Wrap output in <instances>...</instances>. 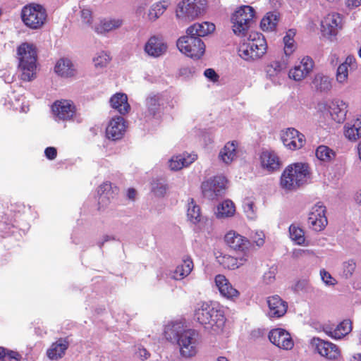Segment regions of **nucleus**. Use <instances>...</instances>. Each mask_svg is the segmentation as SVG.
<instances>
[{"mask_svg":"<svg viewBox=\"0 0 361 361\" xmlns=\"http://www.w3.org/2000/svg\"><path fill=\"white\" fill-rule=\"evenodd\" d=\"M195 319L206 329L219 331L226 322L223 307L216 302H204L195 312Z\"/></svg>","mask_w":361,"mask_h":361,"instance_id":"obj_1","label":"nucleus"},{"mask_svg":"<svg viewBox=\"0 0 361 361\" xmlns=\"http://www.w3.org/2000/svg\"><path fill=\"white\" fill-rule=\"evenodd\" d=\"M18 68L21 71L20 79L29 82L37 75V50L35 45L23 42L17 47Z\"/></svg>","mask_w":361,"mask_h":361,"instance_id":"obj_2","label":"nucleus"},{"mask_svg":"<svg viewBox=\"0 0 361 361\" xmlns=\"http://www.w3.org/2000/svg\"><path fill=\"white\" fill-rule=\"evenodd\" d=\"M310 169L307 164L294 163L286 167L280 178L281 188L287 191L296 190L310 178Z\"/></svg>","mask_w":361,"mask_h":361,"instance_id":"obj_3","label":"nucleus"},{"mask_svg":"<svg viewBox=\"0 0 361 361\" xmlns=\"http://www.w3.org/2000/svg\"><path fill=\"white\" fill-rule=\"evenodd\" d=\"M267 42L264 36L257 32H251L248 37L240 45L239 56L246 61H254L263 56L267 51Z\"/></svg>","mask_w":361,"mask_h":361,"instance_id":"obj_4","label":"nucleus"},{"mask_svg":"<svg viewBox=\"0 0 361 361\" xmlns=\"http://www.w3.org/2000/svg\"><path fill=\"white\" fill-rule=\"evenodd\" d=\"M165 336L168 340H172L171 334L175 332L174 327H167L165 330ZM199 333L194 329L183 331L180 335L174 334L173 338H177L178 344L180 346V352L182 356L190 357L197 353L199 344Z\"/></svg>","mask_w":361,"mask_h":361,"instance_id":"obj_5","label":"nucleus"},{"mask_svg":"<svg viewBox=\"0 0 361 361\" xmlns=\"http://www.w3.org/2000/svg\"><path fill=\"white\" fill-rule=\"evenodd\" d=\"M20 16L25 25L32 30L42 28L47 19V13L45 8L35 3L23 6Z\"/></svg>","mask_w":361,"mask_h":361,"instance_id":"obj_6","label":"nucleus"},{"mask_svg":"<svg viewBox=\"0 0 361 361\" xmlns=\"http://www.w3.org/2000/svg\"><path fill=\"white\" fill-rule=\"evenodd\" d=\"M255 9L250 6H241L231 16L232 29L235 35L245 36L253 23Z\"/></svg>","mask_w":361,"mask_h":361,"instance_id":"obj_7","label":"nucleus"},{"mask_svg":"<svg viewBox=\"0 0 361 361\" xmlns=\"http://www.w3.org/2000/svg\"><path fill=\"white\" fill-rule=\"evenodd\" d=\"M207 3V0H182L178 5L176 16L192 20L205 12Z\"/></svg>","mask_w":361,"mask_h":361,"instance_id":"obj_8","label":"nucleus"},{"mask_svg":"<svg viewBox=\"0 0 361 361\" xmlns=\"http://www.w3.org/2000/svg\"><path fill=\"white\" fill-rule=\"evenodd\" d=\"M176 45L180 52L192 59H200L205 50L204 44L200 38L188 34L180 37Z\"/></svg>","mask_w":361,"mask_h":361,"instance_id":"obj_9","label":"nucleus"},{"mask_svg":"<svg viewBox=\"0 0 361 361\" xmlns=\"http://www.w3.org/2000/svg\"><path fill=\"white\" fill-rule=\"evenodd\" d=\"M227 180L224 176H214L202 182L201 188L204 197L214 200L221 196L226 190Z\"/></svg>","mask_w":361,"mask_h":361,"instance_id":"obj_10","label":"nucleus"},{"mask_svg":"<svg viewBox=\"0 0 361 361\" xmlns=\"http://www.w3.org/2000/svg\"><path fill=\"white\" fill-rule=\"evenodd\" d=\"M325 214L326 207L320 203L312 208L309 214L308 224L313 230L320 231L326 227L328 221Z\"/></svg>","mask_w":361,"mask_h":361,"instance_id":"obj_11","label":"nucleus"},{"mask_svg":"<svg viewBox=\"0 0 361 361\" xmlns=\"http://www.w3.org/2000/svg\"><path fill=\"white\" fill-rule=\"evenodd\" d=\"M52 111L59 120L68 121L75 116L76 107L71 100L61 99L54 103Z\"/></svg>","mask_w":361,"mask_h":361,"instance_id":"obj_12","label":"nucleus"},{"mask_svg":"<svg viewBox=\"0 0 361 361\" xmlns=\"http://www.w3.org/2000/svg\"><path fill=\"white\" fill-rule=\"evenodd\" d=\"M226 245L231 249L241 252L243 255L249 254L250 241L245 236L241 235L235 231H228L224 236Z\"/></svg>","mask_w":361,"mask_h":361,"instance_id":"obj_13","label":"nucleus"},{"mask_svg":"<svg viewBox=\"0 0 361 361\" xmlns=\"http://www.w3.org/2000/svg\"><path fill=\"white\" fill-rule=\"evenodd\" d=\"M269 339L274 345L283 350H291L294 346L290 334L283 329L278 328L270 331Z\"/></svg>","mask_w":361,"mask_h":361,"instance_id":"obj_14","label":"nucleus"},{"mask_svg":"<svg viewBox=\"0 0 361 361\" xmlns=\"http://www.w3.org/2000/svg\"><path fill=\"white\" fill-rule=\"evenodd\" d=\"M283 145L291 150L302 148L305 143V135L295 128H288L281 135Z\"/></svg>","mask_w":361,"mask_h":361,"instance_id":"obj_15","label":"nucleus"},{"mask_svg":"<svg viewBox=\"0 0 361 361\" xmlns=\"http://www.w3.org/2000/svg\"><path fill=\"white\" fill-rule=\"evenodd\" d=\"M314 63L310 56L302 59L300 63L290 69L288 76L295 81L305 79L313 70Z\"/></svg>","mask_w":361,"mask_h":361,"instance_id":"obj_16","label":"nucleus"},{"mask_svg":"<svg viewBox=\"0 0 361 361\" xmlns=\"http://www.w3.org/2000/svg\"><path fill=\"white\" fill-rule=\"evenodd\" d=\"M214 282L221 296L231 300H235L240 296V292L224 275L217 274L214 278Z\"/></svg>","mask_w":361,"mask_h":361,"instance_id":"obj_17","label":"nucleus"},{"mask_svg":"<svg viewBox=\"0 0 361 361\" xmlns=\"http://www.w3.org/2000/svg\"><path fill=\"white\" fill-rule=\"evenodd\" d=\"M313 343L315 345L317 353L322 356L329 360H335L340 356V350L334 343L319 338H314Z\"/></svg>","mask_w":361,"mask_h":361,"instance_id":"obj_18","label":"nucleus"},{"mask_svg":"<svg viewBox=\"0 0 361 361\" xmlns=\"http://www.w3.org/2000/svg\"><path fill=\"white\" fill-rule=\"evenodd\" d=\"M168 49L164 39L159 36H152L145 45V51L151 56L159 57L164 54Z\"/></svg>","mask_w":361,"mask_h":361,"instance_id":"obj_19","label":"nucleus"},{"mask_svg":"<svg viewBox=\"0 0 361 361\" xmlns=\"http://www.w3.org/2000/svg\"><path fill=\"white\" fill-rule=\"evenodd\" d=\"M125 130L126 124L124 118L121 116H116L110 121L106 129V135L109 139L117 140L123 137Z\"/></svg>","mask_w":361,"mask_h":361,"instance_id":"obj_20","label":"nucleus"},{"mask_svg":"<svg viewBox=\"0 0 361 361\" xmlns=\"http://www.w3.org/2000/svg\"><path fill=\"white\" fill-rule=\"evenodd\" d=\"M269 315L271 317L280 318L287 312L288 304L279 295H273L267 299Z\"/></svg>","mask_w":361,"mask_h":361,"instance_id":"obj_21","label":"nucleus"},{"mask_svg":"<svg viewBox=\"0 0 361 361\" xmlns=\"http://www.w3.org/2000/svg\"><path fill=\"white\" fill-rule=\"evenodd\" d=\"M249 255H243L242 257H235L229 255H220L216 257L217 262L224 269L234 270L244 265L248 260Z\"/></svg>","mask_w":361,"mask_h":361,"instance_id":"obj_22","label":"nucleus"},{"mask_svg":"<svg viewBox=\"0 0 361 361\" xmlns=\"http://www.w3.org/2000/svg\"><path fill=\"white\" fill-rule=\"evenodd\" d=\"M69 347L67 338H60L53 343L47 350V356L51 360H58L62 358Z\"/></svg>","mask_w":361,"mask_h":361,"instance_id":"obj_23","label":"nucleus"},{"mask_svg":"<svg viewBox=\"0 0 361 361\" xmlns=\"http://www.w3.org/2000/svg\"><path fill=\"white\" fill-rule=\"evenodd\" d=\"M328 110L333 120L336 123H343L347 114V104L340 99H335L328 104Z\"/></svg>","mask_w":361,"mask_h":361,"instance_id":"obj_24","label":"nucleus"},{"mask_svg":"<svg viewBox=\"0 0 361 361\" xmlns=\"http://www.w3.org/2000/svg\"><path fill=\"white\" fill-rule=\"evenodd\" d=\"M340 23V16L338 13L328 14L321 23V30L324 35L331 36L336 35L337 27Z\"/></svg>","mask_w":361,"mask_h":361,"instance_id":"obj_25","label":"nucleus"},{"mask_svg":"<svg viewBox=\"0 0 361 361\" xmlns=\"http://www.w3.org/2000/svg\"><path fill=\"white\" fill-rule=\"evenodd\" d=\"M356 59L353 56H348L345 61L337 68L336 80L339 83H344L348 80V71L356 69Z\"/></svg>","mask_w":361,"mask_h":361,"instance_id":"obj_26","label":"nucleus"},{"mask_svg":"<svg viewBox=\"0 0 361 361\" xmlns=\"http://www.w3.org/2000/svg\"><path fill=\"white\" fill-rule=\"evenodd\" d=\"M197 159V154L183 153L173 156L169 161V167L171 170L178 171L183 167H187Z\"/></svg>","mask_w":361,"mask_h":361,"instance_id":"obj_27","label":"nucleus"},{"mask_svg":"<svg viewBox=\"0 0 361 361\" xmlns=\"http://www.w3.org/2000/svg\"><path fill=\"white\" fill-rule=\"evenodd\" d=\"M263 168L273 172L280 169L281 162L278 155L274 152H263L260 156Z\"/></svg>","mask_w":361,"mask_h":361,"instance_id":"obj_28","label":"nucleus"},{"mask_svg":"<svg viewBox=\"0 0 361 361\" xmlns=\"http://www.w3.org/2000/svg\"><path fill=\"white\" fill-rule=\"evenodd\" d=\"M111 106L121 115L127 114L130 110L128 97L125 93H116L110 99Z\"/></svg>","mask_w":361,"mask_h":361,"instance_id":"obj_29","label":"nucleus"},{"mask_svg":"<svg viewBox=\"0 0 361 361\" xmlns=\"http://www.w3.org/2000/svg\"><path fill=\"white\" fill-rule=\"evenodd\" d=\"M215 30L214 23L209 22H203L202 23H194L187 29V34L194 37H204Z\"/></svg>","mask_w":361,"mask_h":361,"instance_id":"obj_30","label":"nucleus"},{"mask_svg":"<svg viewBox=\"0 0 361 361\" xmlns=\"http://www.w3.org/2000/svg\"><path fill=\"white\" fill-rule=\"evenodd\" d=\"M161 97L159 94L151 95L146 99L147 109L145 112V118L147 119L154 118L160 111Z\"/></svg>","mask_w":361,"mask_h":361,"instance_id":"obj_31","label":"nucleus"},{"mask_svg":"<svg viewBox=\"0 0 361 361\" xmlns=\"http://www.w3.org/2000/svg\"><path fill=\"white\" fill-rule=\"evenodd\" d=\"M194 267L192 259L187 256L182 259V262L178 264L173 273V278L175 280H182L188 276Z\"/></svg>","mask_w":361,"mask_h":361,"instance_id":"obj_32","label":"nucleus"},{"mask_svg":"<svg viewBox=\"0 0 361 361\" xmlns=\"http://www.w3.org/2000/svg\"><path fill=\"white\" fill-rule=\"evenodd\" d=\"M285 68L286 64L284 63L274 60L267 63L264 68V71L266 73L267 78L274 81L279 78V75Z\"/></svg>","mask_w":361,"mask_h":361,"instance_id":"obj_33","label":"nucleus"},{"mask_svg":"<svg viewBox=\"0 0 361 361\" xmlns=\"http://www.w3.org/2000/svg\"><path fill=\"white\" fill-rule=\"evenodd\" d=\"M238 142H228L219 152L220 159L226 164H231L237 157Z\"/></svg>","mask_w":361,"mask_h":361,"instance_id":"obj_34","label":"nucleus"},{"mask_svg":"<svg viewBox=\"0 0 361 361\" xmlns=\"http://www.w3.org/2000/svg\"><path fill=\"white\" fill-rule=\"evenodd\" d=\"M171 4L169 0H162L153 4L147 13V18L154 22L159 18Z\"/></svg>","mask_w":361,"mask_h":361,"instance_id":"obj_35","label":"nucleus"},{"mask_svg":"<svg viewBox=\"0 0 361 361\" xmlns=\"http://www.w3.org/2000/svg\"><path fill=\"white\" fill-rule=\"evenodd\" d=\"M123 24L121 19H102L99 23L94 27V31L97 34H105L113 30L120 27Z\"/></svg>","mask_w":361,"mask_h":361,"instance_id":"obj_36","label":"nucleus"},{"mask_svg":"<svg viewBox=\"0 0 361 361\" xmlns=\"http://www.w3.org/2000/svg\"><path fill=\"white\" fill-rule=\"evenodd\" d=\"M55 72L63 78H69L74 75L75 69L72 62L67 59H59L55 66Z\"/></svg>","mask_w":361,"mask_h":361,"instance_id":"obj_37","label":"nucleus"},{"mask_svg":"<svg viewBox=\"0 0 361 361\" xmlns=\"http://www.w3.org/2000/svg\"><path fill=\"white\" fill-rule=\"evenodd\" d=\"M344 128L346 138L351 141L359 139L361 137V116L356 118L353 124L347 123Z\"/></svg>","mask_w":361,"mask_h":361,"instance_id":"obj_38","label":"nucleus"},{"mask_svg":"<svg viewBox=\"0 0 361 361\" xmlns=\"http://www.w3.org/2000/svg\"><path fill=\"white\" fill-rule=\"evenodd\" d=\"M352 330V323L349 319L340 322L334 330L326 331L327 334L335 339H341Z\"/></svg>","mask_w":361,"mask_h":361,"instance_id":"obj_39","label":"nucleus"},{"mask_svg":"<svg viewBox=\"0 0 361 361\" xmlns=\"http://www.w3.org/2000/svg\"><path fill=\"white\" fill-rule=\"evenodd\" d=\"M312 84L315 89L321 92H328L331 89V79L322 73H317L314 75Z\"/></svg>","mask_w":361,"mask_h":361,"instance_id":"obj_40","label":"nucleus"},{"mask_svg":"<svg viewBox=\"0 0 361 361\" xmlns=\"http://www.w3.org/2000/svg\"><path fill=\"white\" fill-rule=\"evenodd\" d=\"M187 216L188 219L193 224H196L201 221V209L197 205L193 198L188 200Z\"/></svg>","mask_w":361,"mask_h":361,"instance_id":"obj_41","label":"nucleus"},{"mask_svg":"<svg viewBox=\"0 0 361 361\" xmlns=\"http://www.w3.org/2000/svg\"><path fill=\"white\" fill-rule=\"evenodd\" d=\"M279 22V15L274 12H269L262 19L260 26L264 31L274 30Z\"/></svg>","mask_w":361,"mask_h":361,"instance_id":"obj_42","label":"nucleus"},{"mask_svg":"<svg viewBox=\"0 0 361 361\" xmlns=\"http://www.w3.org/2000/svg\"><path fill=\"white\" fill-rule=\"evenodd\" d=\"M317 158L323 162L329 163L334 159L336 152L326 145H319L315 152Z\"/></svg>","mask_w":361,"mask_h":361,"instance_id":"obj_43","label":"nucleus"},{"mask_svg":"<svg viewBox=\"0 0 361 361\" xmlns=\"http://www.w3.org/2000/svg\"><path fill=\"white\" fill-rule=\"evenodd\" d=\"M235 212L233 202L231 200H224L217 207L216 216L219 218L232 216Z\"/></svg>","mask_w":361,"mask_h":361,"instance_id":"obj_44","label":"nucleus"},{"mask_svg":"<svg viewBox=\"0 0 361 361\" xmlns=\"http://www.w3.org/2000/svg\"><path fill=\"white\" fill-rule=\"evenodd\" d=\"M290 237L295 244L303 245L305 241V233L302 228L295 225H290L289 227Z\"/></svg>","mask_w":361,"mask_h":361,"instance_id":"obj_45","label":"nucleus"},{"mask_svg":"<svg viewBox=\"0 0 361 361\" xmlns=\"http://www.w3.org/2000/svg\"><path fill=\"white\" fill-rule=\"evenodd\" d=\"M244 212L249 219H254L255 217L256 207L254 202L250 198L245 199L243 204Z\"/></svg>","mask_w":361,"mask_h":361,"instance_id":"obj_46","label":"nucleus"},{"mask_svg":"<svg viewBox=\"0 0 361 361\" xmlns=\"http://www.w3.org/2000/svg\"><path fill=\"white\" fill-rule=\"evenodd\" d=\"M98 193L100 195V201H103L104 198L109 199L111 197H113L112 194L114 191L111 190V183H104L102 184L99 188Z\"/></svg>","mask_w":361,"mask_h":361,"instance_id":"obj_47","label":"nucleus"},{"mask_svg":"<svg viewBox=\"0 0 361 361\" xmlns=\"http://www.w3.org/2000/svg\"><path fill=\"white\" fill-rule=\"evenodd\" d=\"M110 60L111 58L109 54L105 52H101L93 61L96 67L102 68L106 66Z\"/></svg>","mask_w":361,"mask_h":361,"instance_id":"obj_48","label":"nucleus"},{"mask_svg":"<svg viewBox=\"0 0 361 361\" xmlns=\"http://www.w3.org/2000/svg\"><path fill=\"white\" fill-rule=\"evenodd\" d=\"M356 268V263L354 260H348L343 264V274L346 277H350L354 273Z\"/></svg>","mask_w":361,"mask_h":361,"instance_id":"obj_49","label":"nucleus"},{"mask_svg":"<svg viewBox=\"0 0 361 361\" xmlns=\"http://www.w3.org/2000/svg\"><path fill=\"white\" fill-rule=\"evenodd\" d=\"M80 17L83 23L91 25L93 21L92 12L89 8H82L80 11Z\"/></svg>","mask_w":361,"mask_h":361,"instance_id":"obj_50","label":"nucleus"},{"mask_svg":"<svg viewBox=\"0 0 361 361\" xmlns=\"http://www.w3.org/2000/svg\"><path fill=\"white\" fill-rule=\"evenodd\" d=\"M166 190V185L162 183H154L152 185V191L157 196H163Z\"/></svg>","mask_w":361,"mask_h":361,"instance_id":"obj_51","label":"nucleus"},{"mask_svg":"<svg viewBox=\"0 0 361 361\" xmlns=\"http://www.w3.org/2000/svg\"><path fill=\"white\" fill-rule=\"evenodd\" d=\"M283 42H284V48H283L284 53L286 56H289L295 51V45L294 43V39L288 40V41H283Z\"/></svg>","mask_w":361,"mask_h":361,"instance_id":"obj_52","label":"nucleus"},{"mask_svg":"<svg viewBox=\"0 0 361 361\" xmlns=\"http://www.w3.org/2000/svg\"><path fill=\"white\" fill-rule=\"evenodd\" d=\"M321 277L322 281L327 285H334L336 283V279H334L331 274L323 269L320 271Z\"/></svg>","mask_w":361,"mask_h":361,"instance_id":"obj_53","label":"nucleus"},{"mask_svg":"<svg viewBox=\"0 0 361 361\" xmlns=\"http://www.w3.org/2000/svg\"><path fill=\"white\" fill-rule=\"evenodd\" d=\"M6 357L9 361H20L22 359V356L18 352L7 349H6Z\"/></svg>","mask_w":361,"mask_h":361,"instance_id":"obj_54","label":"nucleus"},{"mask_svg":"<svg viewBox=\"0 0 361 361\" xmlns=\"http://www.w3.org/2000/svg\"><path fill=\"white\" fill-rule=\"evenodd\" d=\"M44 154L48 159L53 160L57 156V149L54 147H48L45 149Z\"/></svg>","mask_w":361,"mask_h":361,"instance_id":"obj_55","label":"nucleus"},{"mask_svg":"<svg viewBox=\"0 0 361 361\" xmlns=\"http://www.w3.org/2000/svg\"><path fill=\"white\" fill-rule=\"evenodd\" d=\"M204 75L213 82H216L219 79V75L212 68H207L204 71Z\"/></svg>","mask_w":361,"mask_h":361,"instance_id":"obj_56","label":"nucleus"},{"mask_svg":"<svg viewBox=\"0 0 361 361\" xmlns=\"http://www.w3.org/2000/svg\"><path fill=\"white\" fill-rule=\"evenodd\" d=\"M137 353L142 359H147L150 356L149 353L144 348H139Z\"/></svg>","mask_w":361,"mask_h":361,"instance_id":"obj_57","label":"nucleus"},{"mask_svg":"<svg viewBox=\"0 0 361 361\" xmlns=\"http://www.w3.org/2000/svg\"><path fill=\"white\" fill-rule=\"evenodd\" d=\"M256 235L258 236L257 238H255L254 241L255 243H256V245L258 246V247H260V246H262L264 243V235L263 233H260V234H258L257 233H256Z\"/></svg>","mask_w":361,"mask_h":361,"instance_id":"obj_58","label":"nucleus"},{"mask_svg":"<svg viewBox=\"0 0 361 361\" xmlns=\"http://www.w3.org/2000/svg\"><path fill=\"white\" fill-rule=\"evenodd\" d=\"M295 35V32L293 30H289L285 37H283V41H288L293 39L294 36Z\"/></svg>","mask_w":361,"mask_h":361,"instance_id":"obj_59","label":"nucleus"},{"mask_svg":"<svg viewBox=\"0 0 361 361\" xmlns=\"http://www.w3.org/2000/svg\"><path fill=\"white\" fill-rule=\"evenodd\" d=\"M127 195L130 200H133L136 195V191L133 188H129L127 192Z\"/></svg>","mask_w":361,"mask_h":361,"instance_id":"obj_60","label":"nucleus"},{"mask_svg":"<svg viewBox=\"0 0 361 361\" xmlns=\"http://www.w3.org/2000/svg\"><path fill=\"white\" fill-rule=\"evenodd\" d=\"M348 6L357 7L361 5V0H348Z\"/></svg>","mask_w":361,"mask_h":361,"instance_id":"obj_61","label":"nucleus"},{"mask_svg":"<svg viewBox=\"0 0 361 361\" xmlns=\"http://www.w3.org/2000/svg\"><path fill=\"white\" fill-rule=\"evenodd\" d=\"M6 348L0 347V361H5Z\"/></svg>","mask_w":361,"mask_h":361,"instance_id":"obj_62","label":"nucleus"},{"mask_svg":"<svg viewBox=\"0 0 361 361\" xmlns=\"http://www.w3.org/2000/svg\"><path fill=\"white\" fill-rule=\"evenodd\" d=\"M355 200L357 204L361 206V191L357 192L355 196Z\"/></svg>","mask_w":361,"mask_h":361,"instance_id":"obj_63","label":"nucleus"},{"mask_svg":"<svg viewBox=\"0 0 361 361\" xmlns=\"http://www.w3.org/2000/svg\"><path fill=\"white\" fill-rule=\"evenodd\" d=\"M357 154H358V156H359V159L361 161V141L357 145Z\"/></svg>","mask_w":361,"mask_h":361,"instance_id":"obj_64","label":"nucleus"}]
</instances>
